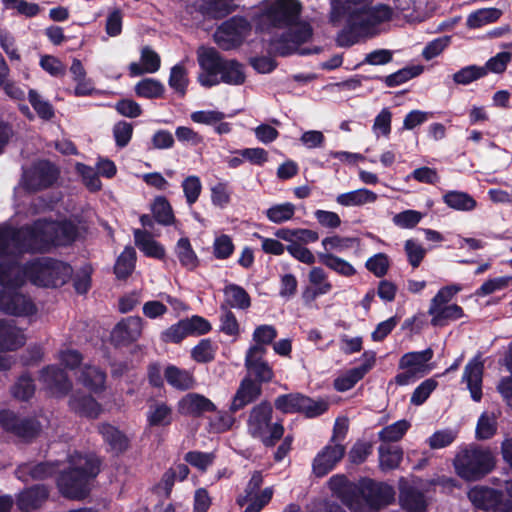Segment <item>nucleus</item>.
I'll use <instances>...</instances> for the list:
<instances>
[{"mask_svg": "<svg viewBox=\"0 0 512 512\" xmlns=\"http://www.w3.org/2000/svg\"><path fill=\"white\" fill-rule=\"evenodd\" d=\"M48 495V490L44 486L29 488L19 494L17 506L23 512H32L46 501Z\"/></svg>", "mask_w": 512, "mask_h": 512, "instance_id": "obj_27", "label": "nucleus"}, {"mask_svg": "<svg viewBox=\"0 0 512 512\" xmlns=\"http://www.w3.org/2000/svg\"><path fill=\"white\" fill-rule=\"evenodd\" d=\"M231 200V190L226 183H217L211 187V202L214 206L225 208Z\"/></svg>", "mask_w": 512, "mask_h": 512, "instance_id": "obj_59", "label": "nucleus"}, {"mask_svg": "<svg viewBox=\"0 0 512 512\" xmlns=\"http://www.w3.org/2000/svg\"><path fill=\"white\" fill-rule=\"evenodd\" d=\"M501 492L486 486H474L468 498L477 508L486 512H512V501H503Z\"/></svg>", "mask_w": 512, "mask_h": 512, "instance_id": "obj_11", "label": "nucleus"}, {"mask_svg": "<svg viewBox=\"0 0 512 512\" xmlns=\"http://www.w3.org/2000/svg\"><path fill=\"white\" fill-rule=\"evenodd\" d=\"M275 236L289 244L299 243L303 246L314 243L319 239L317 231L305 228H281L275 232Z\"/></svg>", "mask_w": 512, "mask_h": 512, "instance_id": "obj_29", "label": "nucleus"}, {"mask_svg": "<svg viewBox=\"0 0 512 512\" xmlns=\"http://www.w3.org/2000/svg\"><path fill=\"white\" fill-rule=\"evenodd\" d=\"M220 75L221 81L229 85H241L246 78L243 65L234 60L223 62Z\"/></svg>", "mask_w": 512, "mask_h": 512, "instance_id": "obj_35", "label": "nucleus"}, {"mask_svg": "<svg viewBox=\"0 0 512 512\" xmlns=\"http://www.w3.org/2000/svg\"><path fill=\"white\" fill-rule=\"evenodd\" d=\"M432 357L433 351L430 348L404 354L399 360V368L403 371L396 375L395 382L399 385H408L428 374L432 370L429 363Z\"/></svg>", "mask_w": 512, "mask_h": 512, "instance_id": "obj_9", "label": "nucleus"}, {"mask_svg": "<svg viewBox=\"0 0 512 512\" xmlns=\"http://www.w3.org/2000/svg\"><path fill=\"white\" fill-rule=\"evenodd\" d=\"M189 335L183 320L170 326L161 333V339L165 343H179Z\"/></svg>", "mask_w": 512, "mask_h": 512, "instance_id": "obj_60", "label": "nucleus"}, {"mask_svg": "<svg viewBox=\"0 0 512 512\" xmlns=\"http://www.w3.org/2000/svg\"><path fill=\"white\" fill-rule=\"evenodd\" d=\"M175 253L181 265L189 270H193L198 265V257L188 238H180L175 247Z\"/></svg>", "mask_w": 512, "mask_h": 512, "instance_id": "obj_42", "label": "nucleus"}, {"mask_svg": "<svg viewBox=\"0 0 512 512\" xmlns=\"http://www.w3.org/2000/svg\"><path fill=\"white\" fill-rule=\"evenodd\" d=\"M161 59L157 52L150 47H143L140 53V63H130L128 69L131 77L140 76L144 73H156L160 69Z\"/></svg>", "mask_w": 512, "mask_h": 512, "instance_id": "obj_23", "label": "nucleus"}, {"mask_svg": "<svg viewBox=\"0 0 512 512\" xmlns=\"http://www.w3.org/2000/svg\"><path fill=\"white\" fill-rule=\"evenodd\" d=\"M482 375L483 363L479 358H474L465 367L463 381L466 382L474 401H480L482 398Z\"/></svg>", "mask_w": 512, "mask_h": 512, "instance_id": "obj_22", "label": "nucleus"}, {"mask_svg": "<svg viewBox=\"0 0 512 512\" xmlns=\"http://www.w3.org/2000/svg\"><path fill=\"white\" fill-rule=\"evenodd\" d=\"M318 257L322 264L341 276L351 277L356 273L351 263L333 253H319Z\"/></svg>", "mask_w": 512, "mask_h": 512, "instance_id": "obj_34", "label": "nucleus"}, {"mask_svg": "<svg viewBox=\"0 0 512 512\" xmlns=\"http://www.w3.org/2000/svg\"><path fill=\"white\" fill-rule=\"evenodd\" d=\"M261 393V386L251 378L247 377L242 380L234 398L231 403L230 409L235 412L247 404L251 403Z\"/></svg>", "mask_w": 512, "mask_h": 512, "instance_id": "obj_24", "label": "nucleus"}, {"mask_svg": "<svg viewBox=\"0 0 512 512\" xmlns=\"http://www.w3.org/2000/svg\"><path fill=\"white\" fill-rule=\"evenodd\" d=\"M143 325L142 318L127 317L114 327L111 338L116 344H128L136 341L142 334Z\"/></svg>", "mask_w": 512, "mask_h": 512, "instance_id": "obj_19", "label": "nucleus"}, {"mask_svg": "<svg viewBox=\"0 0 512 512\" xmlns=\"http://www.w3.org/2000/svg\"><path fill=\"white\" fill-rule=\"evenodd\" d=\"M73 270L67 263L41 257L20 266V275L35 286L56 288L64 285L72 276Z\"/></svg>", "mask_w": 512, "mask_h": 512, "instance_id": "obj_5", "label": "nucleus"}, {"mask_svg": "<svg viewBox=\"0 0 512 512\" xmlns=\"http://www.w3.org/2000/svg\"><path fill=\"white\" fill-rule=\"evenodd\" d=\"M428 314L431 316V324L433 326L443 327L451 321L462 318L464 316V311L457 304H449L429 308Z\"/></svg>", "mask_w": 512, "mask_h": 512, "instance_id": "obj_28", "label": "nucleus"}, {"mask_svg": "<svg viewBox=\"0 0 512 512\" xmlns=\"http://www.w3.org/2000/svg\"><path fill=\"white\" fill-rule=\"evenodd\" d=\"M53 471V466L48 463H39L35 465L25 464L18 468L16 474L20 480L28 481V474L32 479H42L52 475Z\"/></svg>", "mask_w": 512, "mask_h": 512, "instance_id": "obj_45", "label": "nucleus"}, {"mask_svg": "<svg viewBox=\"0 0 512 512\" xmlns=\"http://www.w3.org/2000/svg\"><path fill=\"white\" fill-rule=\"evenodd\" d=\"M216 348L209 339L201 340L191 352L192 358L199 363H206L214 359Z\"/></svg>", "mask_w": 512, "mask_h": 512, "instance_id": "obj_56", "label": "nucleus"}, {"mask_svg": "<svg viewBox=\"0 0 512 512\" xmlns=\"http://www.w3.org/2000/svg\"><path fill=\"white\" fill-rule=\"evenodd\" d=\"M136 252L132 247H125L117 258L114 270L118 278H126L135 268Z\"/></svg>", "mask_w": 512, "mask_h": 512, "instance_id": "obj_44", "label": "nucleus"}, {"mask_svg": "<svg viewBox=\"0 0 512 512\" xmlns=\"http://www.w3.org/2000/svg\"><path fill=\"white\" fill-rule=\"evenodd\" d=\"M164 90V85L153 78H145L139 81L135 86L136 94L148 99L161 97Z\"/></svg>", "mask_w": 512, "mask_h": 512, "instance_id": "obj_47", "label": "nucleus"}, {"mask_svg": "<svg viewBox=\"0 0 512 512\" xmlns=\"http://www.w3.org/2000/svg\"><path fill=\"white\" fill-rule=\"evenodd\" d=\"M394 498L392 486L365 479L360 482V490L355 506H352V512H377L381 507L392 503Z\"/></svg>", "mask_w": 512, "mask_h": 512, "instance_id": "obj_7", "label": "nucleus"}, {"mask_svg": "<svg viewBox=\"0 0 512 512\" xmlns=\"http://www.w3.org/2000/svg\"><path fill=\"white\" fill-rule=\"evenodd\" d=\"M277 409L284 413L301 412L307 417H316L328 409L324 400H313L300 394L279 396L275 401Z\"/></svg>", "mask_w": 512, "mask_h": 512, "instance_id": "obj_10", "label": "nucleus"}, {"mask_svg": "<svg viewBox=\"0 0 512 512\" xmlns=\"http://www.w3.org/2000/svg\"><path fill=\"white\" fill-rule=\"evenodd\" d=\"M345 448L341 443H328L314 457L312 472L316 477H324L342 460Z\"/></svg>", "mask_w": 512, "mask_h": 512, "instance_id": "obj_14", "label": "nucleus"}, {"mask_svg": "<svg viewBox=\"0 0 512 512\" xmlns=\"http://www.w3.org/2000/svg\"><path fill=\"white\" fill-rule=\"evenodd\" d=\"M378 195L367 188H359L337 195L336 202L343 207H359L373 204L377 201Z\"/></svg>", "mask_w": 512, "mask_h": 512, "instance_id": "obj_26", "label": "nucleus"}, {"mask_svg": "<svg viewBox=\"0 0 512 512\" xmlns=\"http://www.w3.org/2000/svg\"><path fill=\"white\" fill-rule=\"evenodd\" d=\"M134 241L135 245L148 257L162 259L165 256L164 247L145 231L135 230Z\"/></svg>", "mask_w": 512, "mask_h": 512, "instance_id": "obj_30", "label": "nucleus"}, {"mask_svg": "<svg viewBox=\"0 0 512 512\" xmlns=\"http://www.w3.org/2000/svg\"><path fill=\"white\" fill-rule=\"evenodd\" d=\"M214 403L198 393H188L184 395L177 403V411L184 416L199 417L205 412L214 411Z\"/></svg>", "mask_w": 512, "mask_h": 512, "instance_id": "obj_18", "label": "nucleus"}, {"mask_svg": "<svg viewBox=\"0 0 512 512\" xmlns=\"http://www.w3.org/2000/svg\"><path fill=\"white\" fill-rule=\"evenodd\" d=\"M165 378L172 387L179 390H187L194 385L192 374L175 366H168L165 369Z\"/></svg>", "mask_w": 512, "mask_h": 512, "instance_id": "obj_38", "label": "nucleus"}, {"mask_svg": "<svg viewBox=\"0 0 512 512\" xmlns=\"http://www.w3.org/2000/svg\"><path fill=\"white\" fill-rule=\"evenodd\" d=\"M273 495L272 488L268 487L259 492L258 494H254L251 496V499L247 500V507L244 512H260L262 508L267 505Z\"/></svg>", "mask_w": 512, "mask_h": 512, "instance_id": "obj_62", "label": "nucleus"}, {"mask_svg": "<svg viewBox=\"0 0 512 512\" xmlns=\"http://www.w3.org/2000/svg\"><path fill=\"white\" fill-rule=\"evenodd\" d=\"M255 15L256 28L261 31L281 28L285 32L276 43V50L287 55L294 52L298 45L308 41L312 29L307 22L298 21L301 5L297 0H265Z\"/></svg>", "mask_w": 512, "mask_h": 512, "instance_id": "obj_3", "label": "nucleus"}, {"mask_svg": "<svg viewBox=\"0 0 512 512\" xmlns=\"http://www.w3.org/2000/svg\"><path fill=\"white\" fill-rule=\"evenodd\" d=\"M296 207L291 202L276 203L265 211L267 219L274 224H282L293 219Z\"/></svg>", "mask_w": 512, "mask_h": 512, "instance_id": "obj_36", "label": "nucleus"}, {"mask_svg": "<svg viewBox=\"0 0 512 512\" xmlns=\"http://www.w3.org/2000/svg\"><path fill=\"white\" fill-rule=\"evenodd\" d=\"M182 188L187 203L192 205L198 200L200 196L202 184L199 177L192 175L184 179L182 182Z\"/></svg>", "mask_w": 512, "mask_h": 512, "instance_id": "obj_58", "label": "nucleus"}, {"mask_svg": "<svg viewBox=\"0 0 512 512\" xmlns=\"http://www.w3.org/2000/svg\"><path fill=\"white\" fill-rule=\"evenodd\" d=\"M0 422L6 430L14 432L17 436L29 440L39 432L40 426L33 419H20L14 413L3 411L0 413Z\"/></svg>", "mask_w": 512, "mask_h": 512, "instance_id": "obj_17", "label": "nucleus"}, {"mask_svg": "<svg viewBox=\"0 0 512 512\" xmlns=\"http://www.w3.org/2000/svg\"><path fill=\"white\" fill-rule=\"evenodd\" d=\"M251 30L250 24L241 17H234L224 22L215 32V42L223 49L238 46Z\"/></svg>", "mask_w": 512, "mask_h": 512, "instance_id": "obj_12", "label": "nucleus"}, {"mask_svg": "<svg viewBox=\"0 0 512 512\" xmlns=\"http://www.w3.org/2000/svg\"><path fill=\"white\" fill-rule=\"evenodd\" d=\"M271 415L272 407L268 403H261L251 411L248 423L251 434L261 438L267 446L274 445L284 432L282 425L270 423Z\"/></svg>", "mask_w": 512, "mask_h": 512, "instance_id": "obj_8", "label": "nucleus"}, {"mask_svg": "<svg viewBox=\"0 0 512 512\" xmlns=\"http://www.w3.org/2000/svg\"><path fill=\"white\" fill-rule=\"evenodd\" d=\"M485 75L486 68L477 65H469L457 71L453 75V80L457 84L468 85L473 81L484 77Z\"/></svg>", "mask_w": 512, "mask_h": 512, "instance_id": "obj_51", "label": "nucleus"}, {"mask_svg": "<svg viewBox=\"0 0 512 512\" xmlns=\"http://www.w3.org/2000/svg\"><path fill=\"white\" fill-rule=\"evenodd\" d=\"M99 432L113 450L123 451L126 449L128 440L117 428L109 424H102L99 427Z\"/></svg>", "mask_w": 512, "mask_h": 512, "instance_id": "obj_46", "label": "nucleus"}, {"mask_svg": "<svg viewBox=\"0 0 512 512\" xmlns=\"http://www.w3.org/2000/svg\"><path fill=\"white\" fill-rule=\"evenodd\" d=\"M40 381L44 388L56 397L66 394L70 388L64 372L54 366H48L41 372Z\"/></svg>", "mask_w": 512, "mask_h": 512, "instance_id": "obj_21", "label": "nucleus"}, {"mask_svg": "<svg viewBox=\"0 0 512 512\" xmlns=\"http://www.w3.org/2000/svg\"><path fill=\"white\" fill-rule=\"evenodd\" d=\"M403 457L402 450L397 446L383 444L379 447L380 467L383 470L395 469L399 466Z\"/></svg>", "mask_w": 512, "mask_h": 512, "instance_id": "obj_41", "label": "nucleus"}, {"mask_svg": "<svg viewBox=\"0 0 512 512\" xmlns=\"http://www.w3.org/2000/svg\"><path fill=\"white\" fill-rule=\"evenodd\" d=\"M353 238L341 237L339 235L328 236L322 239L323 253L344 252L352 247Z\"/></svg>", "mask_w": 512, "mask_h": 512, "instance_id": "obj_54", "label": "nucleus"}, {"mask_svg": "<svg viewBox=\"0 0 512 512\" xmlns=\"http://www.w3.org/2000/svg\"><path fill=\"white\" fill-rule=\"evenodd\" d=\"M69 404L75 412L90 418L97 417L102 410L100 405L93 398L88 396L77 397L73 395Z\"/></svg>", "mask_w": 512, "mask_h": 512, "instance_id": "obj_40", "label": "nucleus"}, {"mask_svg": "<svg viewBox=\"0 0 512 512\" xmlns=\"http://www.w3.org/2000/svg\"><path fill=\"white\" fill-rule=\"evenodd\" d=\"M420 481L401 479L399 483V502L408 512H424L427 500L419 489Z\"/></svg>", "mask_w": 512, "mask_h": 512, "instance_id": "obj_15", "label": "nucleus"}, {"mask_svg": "<svg viewBox=\"0 0 512 512\" xmlns=\"http://www.w3.org/2000/svg\"><path fill=\"white\" fill-rule=\"evenodd\" d=\"M168 83L169 86L181 96L186 93L189 80L188 72L183 63H179L171 68Z\"/></svg>", "mask_w": 512, "mask_h": 512, "instance_id": "obj_48", "label": "nucleus"}, {"mask_svg": "<svg viewBox=\"0 0 512 512\" xmlns=\"http://www.w3.org/2000/svg\"><path fill=\"white\" fill-rule=\"evenodd\" d=\"M362 364L354 367L344 374L337 377L334 381V387L337 391L344 392L354 387L370 371L376 360V355L372 351H366L362 355Z\"/></svg>", "mask_w": 512, "mask_h": 512, "instance_id": "obj_16", "label": "nucleus"}, {"mask_svg": "<svg viewBox=\"0 0 512 512\" xmlns=\"http://www.w3.org/2000/svg\"><path fill=\"white\" fill-rule=\"evenodd\" d=\"M77 377L91 391L98 392L104 388L106 376L97 367L85 365L79 370Z\"/></svg>", "mask_w": 512, "mask_h": 512, "instance_id": "obj_31", "label": "nucleus"}, {"mask_svg": "<svg viewBox=\"0 0 512 512\" xmlns=\"http://www.w3.org/2000/svg\"><path fill=\"white\" fill-rule=\"evenodd\" d=\"M41 68L53 77H62L65 75V65L56 57L43 55L39 62Z\"/></svg>", "mask_w": 512, "mask_h": 512, "instance_id": "obj_64", "label": "nucleus"}, {"mask_svg": "<svg viewBox=\"0 0 512 512\" xmlns=\"http://www.w3.org/2000/svg\"><path fill=\"white\" fill-rule=\"evenodd\" d=\"M308 280L313 286V298L325 295L332 289V284L328 280L327 273L321 267H313L308 273Z\"/></svg>", "mask_w": 512, "mask_h": 512, "instance_id": "obj_39", "label": "nucleus"}, {"mask_svg": "<svg viewBox=\"0 0 512 512\" xmlns=\"http://www.w3.org/2000/svg\"><path fill=\"white\" fill-rule=\"evenodd\" d=\"M424 217V214L416 210H405L393 216L392 222L402 229L414 228Z\"/></svg>", "mask_w": 512, "mask_h": 512, "instance_id": "obj_55", "label": "nucleus"}, {"mask_svg": "<svg viewBox=\"0 0 512 512\" xmlns=\"http://www.w3.org/2000/svg\"><path fill=\"white\" fill-rule=\"evenodd\" d=\"M328 486L331 492L340 498L352 511V506H355L357 495L360 490V484H353L347 480L346 476L336 474L329 479Z\"/></svg>", "mask_w": 512, "mask_h": 512, "instance_id": "obj_20", "label": "nucleus"}, {"mask_svg": "<svg viewBox=\"0 0 512 512\" xmlns=\"http://www.w3.org/2000/svg\"><path fill=\"white\" fill-rule=\"evenodd\" d=\"M410 428L407 420H399L386 426L379 432V438L384 442H395L400 440Z\"/></svg>", "mask_w": 512, "mask_h": 512, "instance_id": "obj_50", "label": "nucleus"}, {"mask_svg": "<svg viewBox=\"0 0 512 512\" xmlns=\"http://www.w3.org/2000/svg\"><path fill=\"white\" fill-rule=\"evenodd\" d=\"M225 304L231 308L247 309L251 301L248 293L236 284H228L224 288Z\"/></svg>", "mask_w": 512, "mask_h": 512, "instance_id": "obj_33", "label": "nucleus"}, {"mask_svg": "<svg viewBox=\"0 0 512 512\" xmlns=\"http://www.w3.org/2000/svg\"><path fill=\"white\" fill-rule=\"evenodd\" d=\"M198 62L202 70H221L225 60H221L219 54L213 48L201 47L197 52Z\"/></svg>", "mask_w": 512, "mask_h": 512, "instance_id": "obj_49", "label": "nucleus"}, {"mask_svg": "<svg viewBox=\"0 0 512 512\" xmlns=\"http://www.w3.org/2000/svg\"><path fill=\"white\" fill-rule=\"evenodd\" d=\"M461 286L457 284L447 285L442 287L437 294L432 298L429 308H434L442 305H449L448 303L453 297L461 291Z\"/></svg>", "mask_w": 512, "mask_h": 512, "instance_id": "obj_61", "label": "nucleus"}, {"mask_svg": "<svg viewBox=\"0 0 512 512\" xmlns=\"http://www.w3.org/2000/svg\"><path fill=\"white\" fill-rule=\"evenodd\" d=\"M512 283L511 276H502L485 281L476 291L477 296H486L507 288Z\"/></svg>", "mask_w": 512, "mask_h": 512, "instance_id": "obj_57", "label": "nucleus"}, {"mask_svg": "<svg viewBox=\"0 0 512 512\" xmlns=\"http://www.w3.org/2000/svg\"><path fill=\"white\" fill-rule=\"evenodd\" d=\"M57 177L55 167L47 162L41 161L24 172L21 187L27 191H36L50 186Z\"/></svg>", "mask_w": 512, "mask_h": 512, "instance_id": "obj_13", "label": "nucleus"}, {"mask_svg": "<svg viewBox=\"0 0 512 512\" xmlns=\"http://www.w3.org/2000/svg\"><path fill=\"white\" fill-rule=\"evenodd\" d=\"M394 11L383 3L374 0H331L330 20L334 24H344L338 36L343 46H351L361 38L378 32V26L392 19Z\"/></svg>", "mask_w": 512, "mask_h": 512, "instance_id": "obj_2", "label": "nucleus"}, {"mask_svg": "<svg viewBox=\"0 0 512 512\" xmlns=\"http://www.w3.org/2000/svg\"><path fill=\"white\" fill-rule=\"evenodd\" d=\"M99 472V460L92 455L75 454L69 459L68 470L57 480L61 494L71 499H81L88 492V482Z\"/></svg>", "mask_w": 512, "mask_h": 512, "instance_id": "obj_4", "label": "nucleus"}, {"mask_svg": "<svg viewBox=\"0 0 512 512\" xmlns=\"http://www.w3.org/2000/svg\"><path fill=\"white\" fill-rule=\"evenodd\" d=\"M147 421L150 426H167L172 422V409L164 402L150 405L147 412Z\"/></svg>", "mask_w": 512, "mask_h": 512, "instance_id": "obj_37", "label": "nucleus"}, {"mask_svg": "<svg viewBox=\"0 0 512 512\" xmlns=\"http://www.w3.org/2000/svg\"><path fill=\"white\" fill-rule=\"evenodd\" d=\"M152 212L156 220L163 225H170L174 221L172 208L164 197H157L152 205Z\"/></svg>", "mask_w": 512, "mask_h": 512, "instance_id": "obj_53", "label": "nucleus"}, {"mask_svg": "<svg viewBox=\"0 0 512 512\" xmlns=\"http://www.w3.org/2000/svg\"><path fill=\"white\" fill-rule=\"evenodd\" d=\"M25 341L24 333L12 321H0V350H16Z\"/></svg>", "mask_w": 512, "mask_h": 512, "instance_id": "obj_25", "label": "nucleus"}, {"mask_svg": "<svg viewBox=\"0 0 512 512\" xmlns=\"http://www.w3.org/2000/svg\"><path fill=\"white\" fill-rule=\"evenodd\" d=\"M34 392L35 386L31 378L26 375L21 376L12 388L13 396L19 400H28Z\"/></svg>", "mask_w": 512, "mask_h": 512, "instance_id": "obj_63", "label": "nucleus"}, {"mask_svg": "<svg viewBox=\"0 0 512 512\" xmlns=\"http://www.w3.org/2000/svg\"><path fill=\"white\" fill-rule=\"evenodd\" d=\"M502 15L498 8H483L471 13L467 18V25L470 28H479L497 21Z\"/></svg>", "mask_w": 512, "mask_h": 512, "instance_id": "obj_43", "label": "nucleus"}, {"mask_svg": "<svg viewBox=\"0 0 512 512\" xmlns=\"http://www.w3.org/2000/svg\"><path fill=\"white\" fill-rule=\"evenodd\" d=\"M76 227L70 221L39 219L31 227L15 231L10 226H0V310L15 316H29L36 312L33 300L20 288L27 281L20 275V265L15 258L23 251L48 250L74 240Z\"/></svg>", "mask_w": 512, "mask_h": 512, "instance_id": "obj_1", "label": "nucleus"}, {"mask_svg": "<svg viewBox=\"0 0 512 512\" xmlns=\"http://www.w3.org/2000/svg\"><path fill=\"white\" fill-rule=\"evenodd\" d=\"M496 429L497 422L495 413L485 412L480 416L478 420L476 436L478 439H489L495 434Z\"/></svg>", "mask_w": 512, "mask_h": 512, "instance_id": "obj_52", "label": "nucleus"}, {"mask_svg": "<svg viewBox=\"0 0 512 512\" xmlns=\"http://www.w3.org/2000/svg\"><path fill=\"white\" fill-rule=\"evenodd\" d=\"M443 202L451 209L457 211H472L476 208V200L468 193L462 191H448L443 195Z\"/></svg>", "mask_w": 512, "mask_h": 512, "instance_id": "obj_32", "label": "nucleus"}, {"mask_svg": "<svg viewBox=\"0 0 512 512\" xmlns=\"http://www.w3.org/2000/svg\"><path fill=\"white\" fill-rule=\"evenodd\" d=\"M495 465L492 453L487 449L470 447L460 451L454 459V468L459 477L476 481L488 474Z\"/></svg>", "mask_w": 512, "mask_h": 512, "instance_id": "obj_6", "label": "nucleus"}]
</instances>
